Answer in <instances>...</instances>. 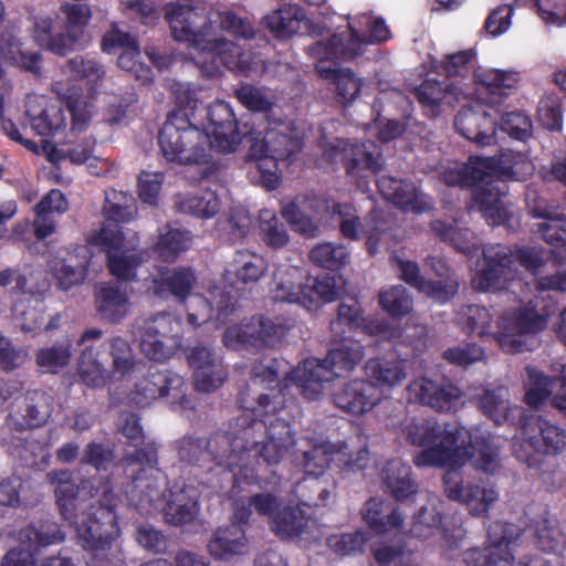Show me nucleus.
<instances>
[{"label": "nucleus", "instance_id": "1", "mask_svg": "<svg viewBox=\"0 0 566 566\" xmlns=\"http://www.w3.org/2000/svg\"><path fill=\"white\" fill-rule=\"evenodd\" d=\"M251 385L238 395L241 409L251 411V422L235 431L212 432L206 441L209 465L233 474V485L255 484L260 488L277 484L275 467L295 444L290 423L281 418L268 420L276 405L266 394L250 397Z\"/></svg>", "mask_w": 566, "mask_h": 566}, {"label": "nucleus", "instance_id": "2", "mask_svg": "<svg viewBox=\"0 0 566 566\" xmlns=\"http://www.w3.org/2000/svg\"><path fill=\"white\" fill-rule=\"evenodd\" d=\"M46 481L54 488L55 504L61 517L75 527L82 547L92 554L94 562L88 566H108L104 556L111 549L113 542L119 536L117 521L116 495L112 490H105L102 499L90 504L78 514L80 494L88 496L97 493L90 479L73 480L69 469H55L46 473Z\"/></svg>", "mask_w": 566, "mask_h": 566}, {"label": "nucleus", "instance_id": "3", "mask_svg": "<svg viewBox=\"0 0 566 566\" xmlns=\"http://www.w3.org/2000/svg\"><path fill=\"white\" fill-rule=\"evenodd\" d=\"M406 441L420 448L413 457L417 468H446L459 470L471 462L475 469L493 473L499 467V449L490 433L469 436L460 423L436 419L411 421L402 429Z\"/></svg>", "mask_w": 566, "mask_h": 566}, {"label": "nucleus", "instance_id": "4", "mask_svg": "<svg viewBox=\"0 0 566 566\" xmlns=\"http://www.w3.org/2000/svg\"><path fill=\"white\" fill-rule=\"evenodd\" d=\"M117 430L127 439L129 446L136 448L122 459L132 479V502L142 514L149 513L164 495L158 484V475L161 472L157 467V448L154 443L144 444L140 418L133 411L119 412Z\"/></svg>", "mask_w": 566, "mask_h": 566}, {"label": "nucleus", "instance_id": "5", "mask_svg": "<svg viewBox=\"0 0 566 566\" xmlns=\"http://www.w3.org/2000/svg\"><path fill=\"white\" fill-rule=\"evenodd\" d=\"M158 144L167 161L198 166L199 181L218 178L221 164L209 153L208 136L191 124L184 109L168 114L159 130Z\"/></svg>", "mask_w": 566, "mask_h": 566}, {"label": "nucleus", "instance_id": "6", "mask_svg": "<svg viewBox=\"0 0 566 566\" xmlns=\"http://www.w3.org/2000/svg\"><path fill=\"white\" fill-rule=\"evenodd\" d=\"M365 356V348L359 340L344 338L328 350L324 359L307 358L286 374L285 380L296 386L307 400H317L323 391V384L352 373Z\"/></svg>", "mask_w": 566, "mask_h": 566}, {"label": "nucleus", "instance_id": "7", "mask_svg": "<svg viewBox=\"0 0 566 566\" xmlns=\"http://www.w3.org/2000/svg\"><path fill=\"white\" fill-rule=\"evenodd\" d=\"M166 20L176 41L210 55L213 62L232 72L230 62L240 57V45L214 36L212 22L205 13L192 6L171 4L167 8Z\"/></svg>", "mask_w": 566, "mask_h": 566}, {"label": "nucleus", "instance_id": "8", "mask_svg": "<svg viewBox=\"0 0 566 566\" xmlns=\"http://www.w3.org/2000/svg\"><path fill=\"white\" fill-rule=\"evenodd\" d=\"M520 167L525 174L534 170L533 164L522 153L502 150L491 157H470L469 164L459 168H447L440 172V180L449 187H475L489 179H518Z\"/></svg>", "mask_w": 566, "mask_h": 566}, {"label": "nucleus", "instance_id": "9", "mask_svg": "<svg viewBox=\"0 0 566 566\" xmlns=\"http://www.w3.org/2000/svg\"><path fill=\"white\" fill-rule=\"evenodd\" d=\"M135 367L133 348L119 336L104 340L97 349L85 347L78 359L80 376L92 387L103 386L111 374L124 377Z\"/></svg>", "mask_w": 566, "mask_h": 566}, {"label": "nucleus", "instance_id": "10", "mask_svg": "<svg viewBox=\"0 0 566 566\" xmlns=\"http://www.w3.org/2000/svg\"><path fill=\"white\" fill-rule=\"evenodd\" d=\"M292 327L293 323L284 317L252 316L247 323L227 327L222 342L232 349L276 347Z\"/></svg>", "mask_w": 566, "mask_h": 566}, {"label": "nucleus", "instance_id": "11", "mask_svg": "<svg viewBox=\"0 0 566 566\" xmlns=\"http://www.w3.org/2000/svg\"><path fill=\"white\" fill-rule=\"evenodd\" d=\"M207 127L209 153L216 148L219 153H232L243 138L251 139L253 128L248 124L242 126L235 118L231 105L224 101L211 103L207 109Z\"/></svg>", "mask_w": 566, "mask_h": 566}, {"label": "nucleus", "instance_id": "12", "mask_svg": "<svg viewBox=\"0 0 566 566\" xmlns=\"http://www.w3.org/2000/svg\"><path fill=\"white\" fill-rule=\"evenodd\" d=\"M363 307L356 297L343 301L337 308V317L332 321L331 329L338 334L361 329L369 336L382 340H395L402 336V328L390 324L385 318L365 317Z\"/></svg>", "mask_w": 566, "mask_h": 566}, {"label": "nucleus", "instance_id": "13", "mask_svg": "<svg viewBox=\"0 0 566 566\" xmlns=\"http://www.w3.org/2000/svg\"><path fill=\"white\" fill-rule=\"evenodd\" d=\"M349 34L335 33L326 41L317 42V52L327 60H353L361 54L365 43H380L389 40L390 30L385 20L378 18L369 23L368 36H360L358 31L348 25Z\"/></svg>", "mask_w": 566, "mask_h": 566}, {"label": "nucleus", "instance_id": "14", "mask_svg": "<svg viewBox=\"0 0 566 566\" xmlns=\"http://www.w3.org/2000/svg\"><path fill=\"white\" fill-rule=\"evenodd\" d=\"M184 386V378L177 373L150 364L146 373L135 382L129 400L135 406L144 408L159 398L172 396L179 399L185 394Z\"/></svg>", "mask_w": 566, "mask_h": 566}, {"label": "nucleus", "instance_id": "15", "mask_svg": "<svg viewBox=\"0 0 566 566\" xmlns=\"http://www.w3.org/2000/svg\"><path fill=\"white\" fill-rule=\"evenodd\" d=\"M546 317L535 308H522L513 315H502L497 319V331L494 339L506 353L516 354L525 348V336L543 331Z\"/></svg>", "mask_w": 566, "mask_h": 566}, {"label": "nucleus", "instance_id": "16", "mask_svg": "<svg viewBox=\"0 0 566 566\" xmlns=\"http://www.w3.org/2000/svg\"><path fill=\"white\" fill-rule=\"evenodd\" d=\"M513 525L495 521L488 527L489 545L470 548L464 553L467 566H513L514 555L510 545L514 541Z\"/></svg>", "mask_w": 566, "mask_h": 566}, {"label": "nucleus", "instance_id": "17", "mask_svg": "<svg viewBox=\"0 0 566 566\" xmlns=\"http://www.w3.org/2000/svg\"><path fill=\"white\" fill-rule=\"evenodd\" d=\"M392 344V350L396 358L376 357L367 360L365 365L366 374L369 380L380 389H391L400 385L407 378L406 361L417 349L415 340L406 343L402 335L395 340H388Z\"/></svg>", "mask_w": 566, "mask_h": 566}, {"label": "nucleus", "instance_id": "18", "mask_svg": "<svg viewBox=\"0 0 566 566\" xmlns=\"http://www.w3.org/2000/svg\"><path fill=\"white\" fill-rule=\"evenodd\" d=\"M513 251L502 244H488L482 250L481 269L472 279V286L481 292L504 289L513 279Z\"/></svg>", "mask_w": 566, "mask_h": 566}, {"label": "nucleus", "instance_id": "19", "mask_svg": "<svg viewBox=\"0 0 566 566\" xmlns=\"http://www.w3.org/2000/svg\"><path fill=\"white\" fill-rule=\"evenodd\" d=\"M335 150L347 176L356 179L360 189L368 187L367 172L377 175L382 168L381 151L373 142H344Z\"/></svg>", "mask_w": 566, "mask_h": 566}, {"label": "nucleus", "instance_id": "20", "mask_svg": "<svg viewBox=\"0 0 566 566\" xmlns=\"http://www.w3.org/2000/svg\"><path fill=\"white\" fill-rule=\"evenodd\" d=\"M408 400L439 412H455L462 405V391L451 382H438L427 377L413 379L407 386Z\"/></svg>", "mask_w": 566, "mask_h": 566}, {"label": "nucleus", "instance_id": "21", "mask_svg": "<svg viewBox=\"0 0 566 566\" xmlns=\"http://www.w3.org/2000/svg\"><path fill=\"white\" fill-rule=\"evenodd\" d=\"M53 410L52 397L43 390L29 391L15 399L7 417V424L15 431L42 427Z\"/></svg>", "mask_w": 566, "mask_h": 566}, {"label": "nucleus", "instance_id": "22", "mask_svg": "<svg viewBox=\"0 0 566 566\" xmlns=\"http://www.w3.org/2000/svg\"><path fill=\"white\" fill-rule=\"evenodd\" d=\"M336 408L352 416L371 411L382 398L381 390L369 379L356 378L344 382L332 395Z\"/></svg>", "mask_w": 566, "mask_h": 566}, {"label": "nucleus", "instance_id": "23", "mask_svg": "<svg viewBox=\"0 0 566 566\" xmlns=\"http://www.w3.org/2000/svg\"><path fill=\"white\" fill-rule=\"evenodd\" d=\"M520 178L523 179L528 176L520 167ZM533 174V170L530 175ZM507 179L492 178L486 181L485 185L481 186L475 190L473 200L479 206V210L482 212L484 219L490 226H505L512 227V220L514 219L513 212L509 210L503 197L507 193V186L504 184Z\"/></svg>", "mask_w": 566, "mask_h": 566}, {"label": "nucleus", "instance_id": "24", "mask_svg": "<svg viewBox=\"0 0 566 566\" xmlns=\"http://www.w3.org/2000/svg\"><path fill=\"white\" fill-rule=\"evenodd\" d=\"M179 322L169 313H158L144 322L140 334V350L149 359L161 361L170 353L165 342L178 334Z\"/></svg>", "mask_w": 566, "mask_h": 566}, {"label": "nucleus", "instance_id": "25", "mask_svg": "<svg viewBox=\"0 0 566 566\" xmlns=\"http://www.w3.org/2000/svg\"><path fill=\"white\" fill-rule=\"evenodd\" d=\"M443 485L447 496L452 501L464 503L472 515H483L497 500V492L493 488L480 484L462 485L458 472H448L443 475Z\"/></svg>", "mask_w": 566, "mask_h": 566}, {"label": "nucleus", "instance_id": "26", "mask_svg": "<svg viewBox=\"0 0 566 566\" xmlns=\"http://www.w3.org/2000/svg\"><path fill=\"white\" fill-rule=\"evenodd\" d=\"M93 253L85 244L75 245L63 256L52 261L51 271L59 289L69 291L84 282L91 265Z\"/></svg>", "mask_w": 566, "mask_h": 566}, {"label": "nucleus", "instance_id": "27", "mask_svg": "<svg viewBox=\"0 0 566 566\" xmlns=\"http://www.w3.org/2000/svg\"><path fill=\"white\" fill-rule=\"evenodd\" d=\"M187 361L193 369L196 389L211 392L222 386L228 373L213 353L205 346H195L187 353Z\"/></svg>", "mask_w": 566, "mask_h": 566}, {"label": "nucleus", "instance_id": "28", "mask_svg": "<svg viewBox=\"0 0 566 566\" xmlns=\"http://www.w3.org/2000/svg\"><path fill=\"white\" fill-rule=\"evenodd\" d=\"M523 444L536 453L556 454L565 446L564 430L538 416L527 420L522 427Z\"/></svg>", "mask_w": 566, "mask_h": 566}, {"label": "nucleus", "instance_id": "29", "mask_svg": "<svg viewBox=\"0 0 566 566\" xmlns=\"http://www.w3.org/2000/svg\"><path fill=\"white\" fill-rule=\"evenodd\" d=\"M25 115L32 129L40 136H54L66 126V116L62 106L44 96H28Z\"/></svg>", "mask_w": 566, "mask_h": 566}, {"label": "nucleus", "instance_id": "30", "mask_svg": "<svg viewBox=\"0 0 566 566\" xmlns=\"http://www.w3.org/2000/svg\"><path fill=\"white\" fill-rule=\"evenodd\" d=\"M457 132L479 146H490L496 142V123L485 111L462 107L454 117Z\"/></svg>", "mask_w": 566, "mask_h": 566}, {"label": "nucleus", "instance_id": "31", "mask_svg": "<svg viewBox=\"0 0 566 566\" xmlns=\"http://www.w3.org/2000/svg\"><path fill=\"white\" fill-rule=\"evenodd\" d=\"M199 512V492L196 488L175 483L169 489V495L163 507L165 522L181 526L195 521Z\"/></svg>", "mask_w": 566, "mask_h": 566}, {"label": "nucleus", "instance_id": "32", "mask_svg": "<svg viewBox=\"0 0 566 566\" xmlns=\"http://www.w3.org/2000/svg\"><path fill=\"white\" fill-rule=\"evenodd\" d=\"M386 229L382 211L375 208L368 213L364 222H361L359 216L339 222V231L344 238L356 241L360 239V235L365 237L366 249L370 256L377 254L378 244Z\"/></svg>", "mask_w": 566, "mask_h": 566}, {"label": "nucleus", "instance_id": "33", "mask_svg": "<svg viewBox=\"0 0 566 566\" xmlns=\"http://www.w3.org/2000/svg\"><path fill=\"white\" fill-rule=\"evenodd\" d=\"M314 54L319 59L316 65L317 73L326 80H334L338 101L346 105L355 101L361 90V81L349 69H337L336 65L344 60H327L317 52V43L313 46Z\"/></svg>", "mask_w": 566, "mask_h": 566}, {"label": "nucleus", "instance_id": "34", "mask_svg": "<svg viewBox=\"0 0 566 566\" xmlns=\"http://www.w3.org/2000/svg\"><path fill=\"white\" fill-rule=\"evenodd\" d=\"M310 280L311 277L300 268H279L273 275L272 297L274 302L311 304L310 297L304 293L306 281Z\"/></svg>", "mask_w": 566, "mask_h": 566}, {"label": "nucleus", "instance_id": "35", "mask_svg": "<svg viewBox=\"0 0 566 566\" xmlns=\"http://www.w3.org/2000/svg\"><path fill=\"white\" fill-rule=\"evenodd\" d=\"M381 479L385 492L397 502L410 501L418 492V484L412 478L411 467L399 459L386 463L381 472Z\"/></svg>", "mask_w": 566, "mask_h": 566}, {"label": "nucleus", "instance_id": "36", "mask_svg": "<svg viewBox=\"0 0 566 566\" xmlns=\"http://www.w3.org/2000/svg\"><path fill=\"white\" fill-rule=\"evenodd\" d=\"M525 202L528 214L543 219L537 223L536 232L539 235L552 239L551 230L557 227V231L565 223V212L557 206L549 205L545 198L538 195L537 189L530 185L525 190Z\"/></svg>", "mask_w": 566, "mask_h": 566}, {"label": "nucleus", "instance_id": "37", "mask_svg": "<svg viewBox=\"0 0 566 566\" xmlns=\"http://www.w3.org/2000/svg\"><path fill=\"white\" fill-rule=\"evenodd\" d=\"M197 283L196 272L189 266H176L160 272L154 279V292L158 296L165 293L172 295L178 302L187 301Z\"/></svg>", "mask_w": 566, "mask_h": 566}, {"label": "nucleus", "instance_id": "38", "mask_svg": "<svg viewBox=\"0 0 566 566\" xmlns=\"http://www.w3.org/2000/svg\"><path fill=\"white\" fill-rule=\"evenodd\" d=\"M263 23L274 38L285 40L298 33L307 19L303 8L286 3L266 14Z\"/></svg>", "mask_w": 566, "mask_h": 566}, {"label": "nucleus", "instance_id": "39", "mask_svg": "<svg viewBox=\"0 0 566 566\" xmlns=\"http://www.w3.org/2000/svg\"><path fill=\"white\" fill-rule=\"evenodd\" d=\"M148 253L145 249H126L111 251L106 258V268L118 283L137 281L138 269L146 262Z\"/></svg>", "mask_w": 566, "mask_h": 566}, {"label": "nucleus", "instance_id": "40", "mask_svg": "<svg viewBox=\"0 0 566 566\" xmlns=\"http://www.w3.org/2000/svg\"><path fill=\"white\" fill-rule=\"evenodd\" d=\"M363 518L371 531L382 535L402 526L403 517L398 509L377 497L366 501L361 510Z\"/></svg>", "mask_w": 566, "mask_h": 566}, {"label": "nucleus", "instance_id": "41", "mask_svg": "<svg viewBox=\"0 0 566 566\" xmlns=\"http://www.w3.org/2000/svg\"><path fill=\"white\" fill-rule=\"evenodd\" d=\"M303 144V139L293 130L270 129L265 133L262 143L258 145V149L260 153H265L281 161H292L302 150Z\"/></svg>", "mask_w": 566, "mask_h": 566}, {"label": "nucleus", "instance_id": "42", "mask_svg": "<svg viewBox=\"0 0 566 566\" xmlns=\"http://www.w3.org/2000/svg\"><path fill=\"white\" fill-rule=\"evenodd\" d=\"M95 303L102 319L117 323L126 315L128 296L116 284L104 283L96 291Z\"/></svg>", "mask_w": 566, "mask_h": 566}, {"label": "nucleus", "instance_id": "43", "mask_svg": "<svg viewBox=\"0 0 566 566\" xmlns=\"http://www.w3.org/2000/svg\"><path fill=\"white\" fill-rule=\"evenodd\" d=\"M247 545V536L243 527L229 524L219 527L208 543V551L217 559H226L232 555L241 554Z\"/></svg>", "mask_w": 566, "mask_h": 566}, {"label": "nucleus", "instance_id": "44", "mask_svg": "<svg viewBox=\"0 0 566 566\" xmlns=\"http://www.w3.org/2000/svg\"><path fill=\"white\" fill-rule=\"evenodd\" d=\"M528 382L524 396V402L533 409H539L542 405L552 396L557 385L562 388L566 386V376L563 374L559 377L546 376L544 373L526 367Z\"/></svg>", "mask_w": 566, "mask_h": 566}, {"label": "nucleus", "instance_id": "45", "mask_svg": "<svg viewBox=\"0 0 566 566\" xmlns=\"http://www.w3.org/2000/svg\"><path fill=\"white\" fill-rule=\"evenodd\" d=\"M335 483L329 482L325 476L305 475L294 489L300 504L307 507L326 506L334 496Z\"/></svg>", "mask_w": 566, "mask_h": 566}, {"label": "nucleus", "instance_id": "46", "mask_svg": "<svg viewBox=\"0 0 566 566\" xmlns=\"http://www.w3.org/2000/svg\"><path fill=\"white\" fill-rule=\"evenodd\" d=\"M266 271L268 262L262 255L244 250L235 253L227 274L238 283L249 284L258 282Z\"/></svg>", "mask_w": 566, "mask_h": 566}, {"label": "nucleus", "instance_id": "47", "mask_svg": "<svg viewBox=\"0 0 566 566\" xmlns=\"http://www.w3.org/2000/svg\"><path fill=\"white\" fill-rule=\"evenodd\" d=\"M310 522L311 518L300 506L285 505L273 516L271 530L281 539H289L301 536Z\"/></svg>", "mask_w": 566, "mask_h": 566}, {"label": "nucleus", "instance_id": "48", "mask_svg": "<svg viewBox=\"0 0 566 566\" xmlns=\"http://www.w3.org/2000/svg\"><path fill=\"white\" fill-rule=\"evenodd\" d=\"M430 229L437 238L463 254L469 255L476 250L474 233L468 228L438 219L430 223Z\"/></svg>", "mask_w": 566, "mask_h": 566}, {"label": "nucleus", "instance_id": "49", "mask_svg": "<svg viewBox=\"0 0 566 566\" xmlns=\"http://www.w3.org/2000/svg\"><path fill=\"white\" fill-rule=\"evenodd\" d=\"M72 357V339L64 336L51 346H45L36 350L35 363L48 374H57L66 367Z\"/></svg>", "mask_w": 566, "mask_h": 566}, {"label": "nucleus", "instance_id": "50", "mask_svg": "<svg viewBox=\"0 0 566 566\" xmlns=\"http://www.w3.org/2000/svg\"><path fill=\"white\" fill-rule=\"evenodd\" d=\"M19 538L22 543H31L33 547L40 549L63 542L65 534L56 522L45 518L21 528Z\"/></svg>", "mask_w": 566, "mask_h": 566}, {"label": "nucleus", "instance_id": "51", "mask_svg": "<svg viewBox=\"0 0 566 566\" xmlns=\"http://www.w3.org/2000/svg\"><path fill=\"white\" fill-rule=\"evenodd\" d=\"M191 243V233L186 230L166 227L159 232L153 251L165 262H174L181 252L188 250Z\"/></svg>", "mask_w": 566, "mask_h": 566}, {"label": "nucleus", "instance_id": "52", "mask_svg": "<svg viewBox=\"0 0 566 566\" xmlns=\"http://www.w3.org/2000/svg\"><path fill=\"white\" fill-rule=\"evenodd\" d=\"M478 82L491 96L490 102L496 104L515 88L518 83V74L503 70H486L478 74Z\"/></svg>", "mask_w": 566, "mask_h": 566}, {"label": "nucleus", "instance_id": "53", "mask_svg": "<svg viewBox=\"0 0 566 566\" xmlns=\"http://www.w3.org/2000/svg\"><path fill=\"white\" fill-rule=\"evenodd\" d=\"M206 438L186 434L175 442V449L181 462L210 471Z\"/></svg>", "mask_w": 566, "mask_h": 566}, {"label": "nucleus", "instance_id": "54", "mask_svg": "<svg viewBox=\"0 0 566 566\" xmlns=\"http://www.w3.org/2000/svg\"><path fill=\"white\" fill-rule=\"evenodd\" d=\"M378 302L380 307L391 318H402L413 308V300L402 285H392L388 289H382L379 292Z\"/></svg>", "mask_w": 566, "mask_h": 566}, {"label": "nucleus", "instance_id": "55", "mask_svg": "<svg viewBox=\"0 0 566 566\" xmlns=\"http://www.w3.org/2000/svg\"><path fill=\"white\" fill-rule=\"evenodd\" d=\"M221 208V201L216 191L205 190L200 193L190 195L179 202V210L200 219L214 217Z\"/></svg>", "mask_w": 566, "mask_h": 566}, {"label": "nucleus", "instance_id": "56", "mask_svg": "<svg viewBox=\"0 0 566 566\" xmlns=\"http://www.w3.org/2000/svg\"><path fill=\"white\" fill-rule=\"evenodd\" d=\"M447 94V86L434 78L424 80L416 90L415 96L423 108V113L434 118L440 115L441 104Z\"/></svg>", "mask_w": 566, "mask_h": 566}, {"label": "nucleus", "instance_id": "57", "mask_svg": "<svg viewBox=\"0 0 566 566\" xmlns=\"http://www.w3.org/2000/svg\"><path fill=\"white\" fill-rule=\"evenodd\" d=\"M517 8H534L547 27H562L566 22V0H514Z\"/></svg>", "mask_w": 566, "mask_h": 566}, {"label": "nucleus", "instance_id": "58", "mask_svg": "<svg viewBox=\"0 0 566 566\" xmlns=\"http://www.w3.org/2000/svg\"><path fill=\"white\" fill-rule=\"evenodd\" d=\"M493 315L485 307L476 304L465 306L461 316L463 331L469 335L479 337L492 336L495 332L491 331Z\"/></svg>", "mask_w": 566, "mask_h": 566}, {"label": "nucleus", "instance_id": "59", "mask_svg": "<svg viewBox=\"0 0 566 566\" xmlns=\"http://www.w3.org/2000/svg\"><path fill=\"white\" fill-rule=\"evenodd\" d=\"M63 73L74 81H86L87 84L96 85L104 76L105 71L95 59L76 55L65 63Z\"/></svg>", "mask_w": 566, "mask_h": 566}, {"label": "nucleus", "instance_id": "60", "mask_svg": "<svg viewBox=\"0 0 566 566\" xmlns=\"http://www.w3.org/2000/svg\"><path fill=\"white\" fill-rule=\"evenodd\" d=\"M349 254L344 245L331 242L319 243L310 253L311 261L329 271L340 270L348 261Z\"/></svg>", "mask_w": 566, "mask_h": 566}, {"label": "nucleus", "instance_id": "61", "mask_svg": "<svg viewBox=\"0 0 566 566\" xmlns=\"http://www.w3.org/2000/svg\"><path fill=\"white\" fill-rule=\"evenodd\" d=\"M306 296L310 297L311 304H303L307 310L317 307L321 303H329L336 300L338 292L335 275L328 273L316 276L312 283L306 281L304 290Z\"/></svg>", "mask_w": 566, "mask_h": 566}, {"label": "nucleus", "instance_id": "62", "mask_svg": "<svg viewBox=\"0 0 566 566\" xmlns=\"http://www.w3.org/2000/svg\"><path fill=\"white\" fill-rule=\"evenodd\" d=\"M250 156L255 159V167L259 174L260 184L266 190H274L281 184V176L279 174L277 158H273L265 153H260L258 144L250 146Z\"/></svg>", "mask_w": 566, "mask_h": 566}, {"label": "nucleus", "instance_id": "63", "mask_svg": "<svg viewBox=\"0 0 566 566\" xmlns=\"http://www.w3.org/2000/svg\"><path fill=\"white\" fill-rule=\"evenodd\" d=\"M535 538L537 547L546 553L557 552L560 544H564V535L553 518L543 517L536 523Z\"/></svg>", "mask_w": 566, "mask_h": 566}, {"label": "nucleus", "instance_id": "64", "mask_svg": "<svg viewBox=\"0 0 566 566\" xmlns=\"http://www.w3.org/2000/svg\"><path fill=\"white\" fill-rule=\"evenodd\" d=\"M444 360L458 367H468L485 357L484 349L475 343H463L449 347L442 354Z\"/></svg>", "mask_w": 566, "mask_h": 566}]
</instances>
